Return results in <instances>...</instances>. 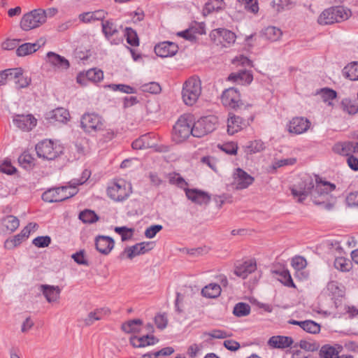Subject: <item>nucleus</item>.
I'll return each instance as SVG.
<instances>
[{
    "instance_id": "nucleus-33",
    "label": "nucleus",
    "mask_w": 358,
    "mask_h": 358,
    "mask_svg": "<svg viewBox=\"0 0 358 358\" xmlns=\"http://www.w3.org/2000/svg\"><path fill=\"white\" fill-rule=\"evenodd\" d=\"M1 223L3 227L6 228L8 231L13 232L15 231L19 225L20 221L18 218L13 215H7L2 218Z\"/></svg>"
},
{
    "instance_id": "nucleus-32",
    "label": "nucleus",
    "mask_w": 358,
    "mask_h": 358,
    "mask_svg": "<svg viewBox=\"0 0 358 358\" xmlns=\"http://www.w3.org/2000/svg\"><path fill=\"white\" fill-rule=\"evenodd\" d=\"M108 313V310L103 308L96 309L93 312H90L87 317L84 320L85 324L87 326L92 324L95 321L100 320L102 319L103 315H106Z\"/></svg>"
},
{
    "instance_id": "nucleus-2",
    "label": "nucleus",
    "mask_w": 358,
    "mask_h": 358,
    "mask_svg": "<svg viewBox=\"0 0 358 358\" xmlns=\"http://www.w3.org/2000/svg\"><path fill=\"white\" fill-rule=\"evenodd\" d=\"M221 101L224 106L241 115H245L252 108V104L245 103L241 99L239 91L235 87H229L224 90L221 95Z\"/></svg>"
},
{
    "instance_id": "nucleus-40",
    "label": "nucleus",
    "mask_w": 358,
    "mask_h": 358,
    "mask_svg": "<svg viewBox=\"0 0 358 358\" xmlns=\"http://www.w3.org/2000/svg\"><path fill=\"white\" fill-rule=\"evenodd\" d=\"M341 108L343 111L350 115H355L358 113V103L356 101L350 99H344L341 101Z\"/></svg>"
},
{
    "instance_id": "nucleus-55",
    "label": "nucleus",
    "mask_w": 358,
    "mask_h": 358,
    "mask_svg": "<svg viewBox=\"0 0 358 358\" xmlns=\"http://www.w3.org/2000/svg\"><path fill=\"white\" fill-rule=\"evenodd\" d=\"M32 243L37 248H45L51 243V238L49 236H38L33 239Z\"/></svg>"
},
{
    "instance_id": "nucleus-63",
    "label": "nucleus",
    "mask_w": 358,
    "mask_h": 358,
    "mask_svg": "<svg viewBox=\"0 0 358 358\" xmlns=\"http://www.w3.org/2000/svg\"><path fill=\"white\" fill-rule=\"evenodd\" d=\"M71 258L79 265L89 266L88 261L85 258L84 250L73 254Z\"/></svg>"
},
{
    "instance_id": "nucleus-14",
    "label": "nucleus",
    "mask_w": 358,
    "mask_h": 358,
    "mask_svg": "<svg viewBox=\"0 0 358 358\" xmlns=\"http://www.w3.org/2000/svg\"><path fill=\"white\" fill-rule=\"evenodd\" d=\"M210 39L217 45L221 44L226 47L236 41V34L230 30L218 28L213 29L210 34Z\"/></svg>"
},
{
    "instance_id": "nucleus-10",
    "label": "nucleus",
    "mask_w": 358,
    "mask_h": 358,
    "mask_svg": "<svg viewBox=\"0 0 358 358\" xmlns=\"http://www.w3.org/2000/svg\"><path fill=\"white\" fill-rule=\"evenodd\" d=\"M193 136V124L190 117L181 116L173 127L175 141L181 142Z\"/></svg>"
},
{
    "instance_id": "nucleus-28",
    "label": "nucleus",
    "mask_w": 358,
    "mask_h": 358,
    "mask_svg": "<svg viewBox=\"0 0 358 358\" xmlns=\"http://www.w3.org/2000/svg\"><path fill=\"white\" fill-rule=\"evenodd\" d=\"M106 13L102 10H96L94 12H87L82 13L79 15V19L80 21L85 23H89L92 21L96 20H102L106 17Z\"/></svg>"
},
{
    "instance_id": "nucleus-31",
    "label": "nucleus",
    "mask_w": 358,
    "mask_h": 358,
    "mask_svg": "<svg viewBox=\"0 0 358 358\" xmlns=\"http://www.w3.org/2000/svg\"><path fill=\"white\" fill-rule=\"evenodd\" d=\"M352 142L347 141L335 144L333 147V150L337 154L349 157L352 155L351 154L352 153Z\"/></svg>"
},
{
    "instance_id": "nucleus-30",
    "label": "nucleus",
    "mask_w": 358,
    "mask_h": 358,
    "mask_svg": "<svg viewBox=\"0 0 358 358\" xmlns=\"http://www.w3.org/2000/svg\"><path fill=\"white\" fill-rule=\"evenodd\" d=\"M221 291L222 289L220 285L217 283H210L202 289L201 294L205 297L214 299L220 295Z\"/></svg>"
},
{
    "instance_id": "nucleus-8",
    "label": "nucleus",
    "mask_w": 358,
    "mask_h": 358,
    "mask_svg": "<svg viewBox=\"0 0 358 358\" xmlns=\"http://www.w3.org/2000/svg\"><path fill=\"white\" fill-rule=\"evenodd\" d=\"M217 118L210 115L203 117L193 124V136L201 138L216 129Z\"/></svg>"
},
{
    "instance_id": "nucleus-47",
    "label": "nucleus",
    "mask_w": 358,
    "mask_h": 358,
    "mask_svg": "<svg viewBox=\"0 0 358 358\" xmlns=\"http://www.w3.org/2000/svg\"><path fill=\"white\" fill-rule=\"evenodd\" d=\"M20 74L16 78H12L15 80V87L18 90L27 87L31 83V78L23 75V70L21 69Z\"/></svg>"
},
{
    "instance_id": "nucleus-41",
    "label": "nucleus",
    "mask_w": 358,
    "mask_h": 358,
    "mask_svg": "<svg viewBox=\"0 0 358 358\" xmlns=\"http://www.w3.org/2000/svg\"><path fill=\"white\" fill-rule=\"evenodd\" d=\"M282 34L281 30L275 27H268L263 31L264 36L271 41L278 40Z\"/></svg>"
},
{
    "instance_id": "nucleus-59",
    "label": "nucleus",
    "mask_w": 358,
    "mask_h": 358,
    "mask_svg": "<svg viewBox=\"0 0 358 358\" xmlns=\"http://www.w3.org/2000/svg\"><path fill=\"white\" fill-rule=\"evenodd\" d=\"M155 322L157 327L159 329H164L168 324V319L165 313L157 314L155 317Z\"/></svg>"
},
{
    "instance_id": "nucleus-25",
    "label": "nucleus",
    "mask_w": 358,
    "mask_h": 358,
    "mask_svg": "<svg viewBox=\"0 0 358 358\" xmlns=\"http://www.w3.org/2000/svg\"><path fill=\"white\" fill-rule=\"evenodd\" d=\"M253 80V76L250 71L240 70L238 72L231 73L228 76V80L237 83L241 85H249Z\"/></svg>"
},
{
    "instance_id": "nucleus-61",
    "label": "nucleus",
    "mask_w": 358,
    "mask_h": 358,
    "mask_svg": "<svg viewBox=\"0 0 358 358\" xmlns=\"http://www.w3.org/2000/svg\"><path fill=\"white\" fill-rule=\"evenodd\" d=\"M299 346L306 352H314L318 350L319 345L316 343H310L305 340H301Z\"/></svg>"
},
{
    "instance_id": "nucleus-24",
    "label": "nucleus",
    "mask_w": 358,
    "mask_h": 358,
    "mask_svg": "<svg viewBox=\"0 0 358 358\" xmlns=\"http://www.w3.org/2000/svg\"><path fill=\"white\" fill-rule=\"evenodd\" d=\"M47 61L54 67L62 70H66L70 66L68 59L54 52L47 53Z\"/></svg>"
},
{
    "instance_id": "nucleus-27",
    "label": "nucleus",
    "mask_w": 358,
    "mask_h": 358,
    "mask_svg": "<svg viewBox=\"0 0 358 358\" xmlns=\"http://www.w3.org/2000/svg\"><path fill=\"white\" fill-rule=\"evenodd\" d=\"M69 117V113L64 108H57L46 114V119L51 122H65Z\"/></svg>"
},
{
    "instance_id": "nucleus-62",
    "label": "nucleus",
    "mask_w": 358,
    "mask_h": 358,
    "mask_svg": "<svg viewBox=\"0 0 358 358\" xmlns=\"http://www.w3.org/2000/svg\"><path fill=\"white\" fill-rule=\"evenodd\" d=\"M239 3L243 4L245 8L255 13L258 11L259 7L257 0H238Z\"/></svg>"
},
{
    "instance_id": "nucleus-53",
    "label": "nucleus",
    "mask_w": 358,
    "mask_h": 358,
    "mask_svg": "<svg viewBox=\"0 0 358 358\" xmlns=\"http://www.w3.org/2000/svg\"><path fill=\"white\" fill-rule=\"evenodd\" d=\"M141 88L143 92L151 94H158L162 90L160 85L157 82H150L143 84L141 85Z\"/></svg>"
},
{
    "instance_id": "nucleus-22",
    "label": "nucleus",
    "mask_w": 358,
    "mask_h": 358,
    "mask_svg": "<svg viewBox=\"0 0 358 358\" xmlns=\"http://www.w3.org/2000/svg\"><path fill=\"white\" fill-rule=\"evenodd\" d=\"M257 268L256 262L254 260L245 261L236 266L234 273L245 279L248 275L254 272Z\"/></svg>"
},
{
    "instance_id": "nucleus-48",
    "label": "nucleus",
    "mask_w": 358,
    "mask_h": 358,
    "mask_svg": "<svg viewBox=\"0 0 358 358\" xmlns=\"http://www.w3.org/2000/svg\"><path fill=\"white\" fill-rule=\"evenodd\" d=\"M275 273L279 274L280 277L279 280L285 286L289 287H295V285L288 270L285 269L281 271H275Z\"/></svg>"
},
{
    "instance_id": "nucleus-56",
    "label": "nucleus",
    "mask_w": 358,
    "mask_h": 358,
    "mask_svg": "<svg viewBox=\"0 0 358 358\" xmlns=\"http://www.w3.org/2000/svg\"><path fill=\"white\" fill-rule=\"evenodd\" d=\"M133 229H129L127 227H115V231L121 236L122 241L130 239L132 236Z\"/></svg>"
},
{
    "instance_id": "nucleus-54",
    "label": "nucleus",
    "mask_w": 358,
    "mask_h": 358,
    "mask_svg": "<svg viewBox=\"0 0 358 358\" xmlns=\"http://www.w3.org/2000/svg\"><path fill=\"white\" fill-rule=\"evenodd\" d=\"M108 87L111 89L113 91H120L126 94H134L136 93V90L132 87L124 85V84H111L108 85Z\"/></svg>"
},
{
    "instance_id": "nucleus-58",
    "label": "nucleus",
    "mask_w": 358,
    "mask_h": 358,
    "mask_svg": "<svg viewBox=\"0 0 358 358\" xmlns=\"http://www.w3.org/2000/svg\"><path fill=\"white\" fill-rule=\"evenodd\" d=\"M25 238L20 233L13 236L12 239L6 240L5 247L11 249L19 245Z\"/></svg>"
},
{
    "instance_id": "nucleus-34",
    "label": "nucleus",
    "mask_w": 358,
    "mask_h": 358,
    "mask_svg": "<svg viewBox=\"0 0 358 358\" xmlns=\"http://www.w3.org/2000/svg\"><path fill=\"white\" fill-rule=\"evenodd\" d=\"M21 68L8 69L0 72V85L6 84L7 80L17 77L20 74Z\"/></svg>"
},
{
    "instance_id": "nucleus-18",
    "label": "nucleus",
    "mask_w": 358,
    "mask_h": 358,
    "mask_svg": "<svg viewBox=\"0 0 358 358\" xmlns=\"http://www.w3.org/2000/svg\"><path fill=\"white\" fill-rule=\"evenodd\" d=\"M234 182L237 189H243L248 187L254 182V178L241 168L236 169L234 173Z\"/></svg>"
},
{
    "instance_id": "nucleus-38",
    "label": "nucleus",
    "mask_w": 358,
    "mask_h": 358,
    "mask_svg": "<svg viewBox=\"0 0 358 358\" xmlns=\"http://www.w3.org/2000/svg\"><path fill=\"white\" fill-rule=\"evenodd\" d=\"M142 324L143 322L140 319L131 320L122 324V329L127 334L138 332L139 329L137 326H140Z\"/></svg>"
},
{
    "instance_id": "nucleus-46",
    "label": "nucleus",
    "mask_w": 358,
    "mask_h": 358,
    "mask_svg": "<svg viewBox=\"0 0 358 358\" xmlns=\"http://www.w3.org/2000/svg\"><path fill=\"white\" fill-rule=\"evenodd\" d=\"M131 146L134 150L145 149L150 147L151 145L148 141V134L142 135L133 141Z\"/></svg>"
},
{
    "instance_id": "nucleus-12",
    "label": "nucleus",
    "mask_w": 358,
    "mask_h": 358,
    "mask_svg": "<svg viewBox=\"0 0 358 358\" xmlns=\"http://www.w3.org/2000/svg\"><path fill=\"white\" fill-rule=\"evenodd\" d=\"M254 117L251 113L249 115L241 117L238 115L229 113V117L227 120V133L229 135H233L235 133L241 131L243 128L250 125L253 121Z\"/></svg>"
},
{
    "instance_id": "nucleus-51",
    "label": "nucleus",
    "mask_w": 358,
    "mask_h": 358,
    "mask_svg": "<svg viewBox=\"0 0 358 358\" xmlns=\"http://www.w3.org/2000/svg\"><path fill=\"white\" fill-rule=\"evenodd\" d=\"M321 358H339L338 352L331 346H323L320 352Z\"/></svg>"
},
{
    "instance_id": "nucleus-52",
    "label": "nucleus",
    "mask_w": 358,
    "mask_h": 358,
    "mask_svg": "<svg viewBox=\"0 0 358 358\" xmlns=\"http://www.w3.org/2000/svg\"><path fill=\"white\" fill-rule=\"evenodd\" d=\"M302 329L310 334H317L320 331V326L313 320H305Z\"/></svg>"
},
{
    "instance_id": "nucleus-13",
    "label": "nucleus",
    "mask_w": 358,
    "mask_h": 358,
    "mask_svg": "<svg viewBox=\"0 0 358 358\" xmlns=\"http://www.w3.org/2000/svg\"><path fill=\"white\" fill-rule=\"evenodd\" d=\"M102 32L111 45H119L123 42L122 36H119V29L112 20H102Z\"/></svg>"
},
{
    "instance_id": "nucleus-43",
    "label": "nucleus",
    "mask_w": 358,
    "mask_h": 358,
    "mask_svg": "<svg viewBox=\"0 0 358 358\" xmlns=\"http://www.w3.org/2000/svg\"><path fill=\"white\" fill-rule=\"evenodd\" d=\"M250 306L248 303L239 302L235 305L233 313L236 317H245L250 314Z\"/></svg>"
},
{
    "instance_id": "nucleus-39",
    "label": "nucleus",
    "mask_w": 358,
    "mask_h": 358,
    "mask_svg": "<svg viewBox=\"0 0 358 358\" xmlns=\"http://www.w3.org/2000/svg\"><path fill=\"white\" fill-rule=\"evenodd\" d=\"M223 4L222 0H208L203 9V15H207L213 11L219 10L222 8Z\"/></svg>"
},
{
    "instance_id": "nucleus-16",
    "label": "nucleus",
    "mask_w": 358,
    "mask_h": 358,
    "mask_svg": "<svg viewBox=\"0 0 358 358\" xmlns=\"http://www.w3.org/2000/svg\"><path fill=\"white\" fill-rule=\"evenodd\" d=\"M149 242H141L135 244L131 247H127L124 251L120 254V257L122 258L124 255H127V257L129 259H132L136 256L145 254L151 250L152 248Z\"/></svg>"
},
{
    "instance_id": "nucleus-21",
    "label": "nucleus",
    "mask_w": 358,
    "mask_h": 358,
    "mask_svg": "<svg viewBox=\"0 0 358 358\" xmlns=\"http://www.w3.org/2000/svg\"><path fill=\"white\" fill-rule=\"evenodd\" d=\"M114 245V240L110 236H98L95 239L96 249L103 255H108Z\"/></svg>"
},
{
    "instance_id": "nucleus-64",
    "label": "nucleus",
    "mask_w": 358,
    "mask_h": 358,
    "mask_svg": "<svg viewBox=\"0 0 358 358\" xmlns=\"http://www.w3.org/2000/svg\"><path fill=\"white\" fill-rule=\"evenodd\" d=\"M349 206L358 207V192H351L346 198Z\"/></svg>"
},
{
    "instance_id": "nucleus-29",
    "label": "nucleus",
    "mask_w": 358,
    "mask_h": 358,
    "mask_svg": "<svg viewBox=\"0 0 358 358\" xmlns=\"http://www.w3.org/2000/svg\"><path fill=\"white\" fill-rule=\"evenodd\" d=\"M41 47L39 41L36 43H25L20 45L16 50V55L18 57H24L32 54L38 50Z\"/></svg>"
},
{
    "instance_id": "nucleus-26",
    "label": "nucleus",
    "mask_w": 358,
    "mask_h": 358,
    "mask_svg": "<svg viewBox=\"0 0 358 358\" xmlns=\"http://www.w3.org/2000/svg\"><path fill=\"white\" fill-rule=\"evenodd\" d=\"M293 343V339L289 336H271L268 345L274 348H285L289 347Z\"/></svg>"
},
{
    "instance_id": "nucleus-37",
    "label": "nucleus",
    "mask_w": 358,
    "mask_h": 358,
    "mask_svg": "<svg viewBox=\"0 0 358 358\" xmlns=\"http://www.w3.org/2000/svg\"><path fill=\"white\" fill-rule=\"evenodd\" d=\"M265 149V145L261 140H255L248 142V144L245 147V152L247 154H255Z\"/></svg>"
},
{
    "instance_id": "nucleus-11",
    "label": "nucleus",
    "mask_w": 358,
    "mask_h": 358,
    "mask_svg": "<svg viewBox=\"0 0 358 358\" xmlns=\"http://www.w3.org/2000/svg\"><path fill=\"white\" fill-rule=\"evenodd\" d=\"M69 189L67 186L49 189L42 194V199L48 203L60 202L77 194L75 190L74 192H67Z\"/></svg>"
},
{
    "instance_id": "nucleus-36",
    "label": "nucleus",
    "mask_w": 358,
    "mask_h": 358,
    "mask_svg": "<svg viewBox=\"0 0 358 358\" xmlns=\"http://www.w3.org/2000/svg\"><path fill=\"white\" fill-rule=\"evenodd\" d=\"M327 290L334 298L343 296L344 287L336 281H331L327 284Z\"/></svg>"
},
{
    "instance_id": "nucleus-1",
    "label": "nucleus",
    "mask_w": 358,
    "mask_h": 358,
    "mask_svg": "<svg viewBox=\"0 0 358 358\" xmlns=\"http://www.w3.org/2000/svg\"><path fill=\"white\" fill-rule=\"evenodd\" d=\"M335 188L334 184L322 181L319 177L316 178L315 185L313 179L309 176H305L290 189L293 196L298 198L299 202H303L306 196L311 194L315 205L322 206L324 209L329 210L332 209L333 204L328 201L329 194Z\"/></svg>"
},
{
    "instance_id": "nucleus-6",
    "label": "nucleus",
    "mask_w": 358,
    "mask_h": 358,
    "mask_svg": "<svg viewBox=\"0 0 358 358\" xmlns=\"http://www.w3.org/2000/svg\"><path fill=\"white\" fill-rule=\"evenodd\" d=\"M46 13L43 9H35L24 14L20 21V27L24 31L37 28L46 21Z\"/></svg>"
},
{
    "instance_id": "nucleus-50",
    "label": "nucleus",
    "mask_w": 358,
    "mask_h": 358,
    "mask_svg": "<svg viewBox=\"0 0 358 358\" xmlns=\"http://www.w3.org/2000/svg\"><path fill=\"white\" fill-rule=\"evenodd\" d=\"M18 162L25 169L31 168L34 164V158L29 153L24 152L18 157Z\"/></svg>"
},
{
    "instance_id": "nucleus-42",
    "label": "nucleus",
    "mask_w": 358,
    "mask_h": 358,
    "mask_svg": "<svg viewBox=\"0 0 358 358\" xmlns=\"http://www.w3.org/2000/svg\"><path fill=\"white\" fill-rule=\"evenodd\" d=\"M79 219L84 223L92 224L99 220V216L91 210H84L79 214Z\"/></svg>"
},
{
    "instance_id": "nucleus-49",
    "label": "nucleus",
    "mask_w": 358,
    "mask_h": 358,
    "mask_svg": "<svg viewBox=\"0 0 358 358\" xmlns=\"http://www.w3.org/2000/svg\"><path fill=\"white\" fill-rule=\"evenodd\" d=\"M319 94L321 95L324 102H328L329 105H331L330 101L336 98L337 93L335 90L325 87L320 90Z\"/></svg>"
},
{
    "instance_id": "nucleus-3",
    "label": "nucleus",
    "mask_w": 358,
    "mask_h": 358,
    "mask_svg": "<svg viewBox=\"0 0 358 358\" xmlns=\"http://www.w3.org/2000/svg\"><path fill=\"white\" fill-rule=\"evenodd\" d=\"M351 12L343 6H334L325 9L319 16L317 22L320 24L327 25L346 20Z\"/></svg>"
},
{
    "instance_id": "nucleus-44",
    "label": "nucleus",
    "mask_w": 358,
    "mask_h": 358,
    "mask_svg": "<svg viewBox=\"0 0 358 358\" xmlns=\"http://www.w3.org/2000/svg\"><path fill=\"white\" fill-rule=\"evenodd\" d=\"M124 36L127 42L131 46L139 45V38L136 31L131 27L125 28Z\"/></svg>"
},
{
    "instance_id": "nucleus-20",
    "label": "nucleus",
    "mask_w": 358,
    "mask_h": 358,
    "mask_svg": "<svg viewBox=\"0 0 358 358\" xmlns=\"http://www.w3.org/2000/svg\"><path fill=\"white\" fill-rule=\"evenodd\" d=\"M185 194L188 199L199 205H206L210 201L208 193L196 189H185Z\"/></svg>"
},
{
    "instance_id": "nucleus-35",
    "label": "nucleus",
    "mask_w": 358,
    "mask_h": 358,
    "mask_svg": "<svg viewBox=\"0 0 358 358\" xmlns=\"http://www.w3.org/2000/svg\"><path fill=\"white\" fill-rule=\"evenodd\" d=\"M343 73L351 80H358V62H352L343 70Z\"/></svg>"
},
{
    "instance_id": "nucleus-45",
    "label": "nucleus",
    "mask_w": 358,
    "mask_h": 358,
    "mask_svg": "<svg viewBox=\"0 0 358 358\" xmlns=\"http://www.w3.org/2000/svg\"><path fill=\"white\" fill-rule=\"evenodd\" d=\"M85 73L87 80L94 83L99 82L103 78V71L96 68L90 69Z\"/></svg>"
},
{
    "instance_id": "nucleus-15",
    "label": "nucleus",
    "mask_w": 358,
    "mask_h": 358,
    "mask_svg": "<svg viewBox=\"0 0 358 358\" xmlns=\"http://www.w3.org/2000/svg\"><path fill=\"white\" fill-rule=\"evenodd\" d=\"M310 122L303 117H293L289 123L288 131L295 134L306 132L310 127Z\"/></svg>"
},
{
    "instance_id": "nucleus-4",
    "label": "nucleus",
    "mask_w": 358,
    "mask_h": 358,
    "mask_svg": "<svg viewBox=\"0 0 358 358\" xmlns=\"http://www.w3.org/2000/svg\"><path fill=\"white\" fill-rule=\"evenodd\" d=\"M130 183L120 179L113 182L107 188V195L117 202H122L128 199L132 192Z\"/></svg>"
},
{
    "instance_id": "nucleus-60",
    "label": "nucleus",
    "mask_w": 358,
    "mask_h": 358,
    "mask_svg": "<svg viewBox=\"0 0 358 358\" xmlns=\"http://www.w3.org/2000/svg\"><path fill=\"white\" fill-rule=\"evenodd\" d=\"M163 229L161 224H154L148 227L145 231V236L148 238H154Z\"/></svg>"
},
{
    "instance_id": "nucleus-17",
    "label": "nucleus",
    "mask_w": 358,
    "mask_h": 358,
    "mask_svg": "<svg viewBox=\"0 0 358 358\" xmlns=\"http://www.w3.org/2000/svg\"><path fill=\"white\" fill-rule=\"evenodd\" d=\"M155 54L160 57H167L175 55L178 50L176 43L170 41H164L155 46Z\"/></svg>"
},
{
    "instance_id": "nucleus-19",
    "label": "nucleus",
    "mask_w": 358,
    "mask_h": 358,
    "mask_svg": "<svg viewBox=\"0 0 358 358\" xmlns=\"http://www.w3.org/2000/svg\"><path fill=\"white\" fill-rule=\"evenodd\" d=\"M36 119L32 115H16L13 123L23 131H29L36 125Z\"/></svg>"
},
{
    "instance_id": "nucleus-5",
    "label": "nucleus",
    "mask_w": 358,
    "mask_h": 358,
    "mask_svg": "<svg viewBox=\"0 0 358 358\" xmlns=\"http://www.w3.org/2000/svg\"><path fill=\"white\" fill-rule=\"evenodd\" d=\"M201 93L200 80L190 78L183 85L182 97L184 103L192 106L196 103Z\"/></svg>"
},
{
    "instance_id": "nucleus-57",
    "label": "nucleus",
    "mask_w": 358,
    "mask_h": 358,
    "mask_svg": "<svg viewBox=\"0 0 358 358\" xmlns=\"http://www.w3.org/2000/svg\"><path fill=\"white\" fill-rule=\"evenodd\" d=\"M307 265L306 259L301 256H296L292 259V266L296 271H301Z\"/></svg>"
},
{
    "instance_id": "nucleus-7",
    "label": "nucleus",
    "mask_w": 358,
    "mask_h": 358,
    "mask_svg": "<svg viewBox=\"0 0 358 358\" xmlns=\"http://www.w3.org/2000/svg\"><path fill=\"white\" fill-rule=\"evenodd\" d=\"M36 151L38 157L47 160H53L63 152V148L54 145L51 140H43L36 145Z\"/></svg>"
},
{
    "instance_id": "nucleus-9",
    "label": "nucleus",
    "mask_w": 358,
    "mask_h": 358,
    "mask_svg": "<svg viewBox=\"0 0 358 358\" xmlns=\"http://www.w3.org/2000/svg\"><path fill=\"white\" fill-rule=\"evenodd\" d=\"M80 125L86 133L98 132L103 129L104 120L96 113H87L82 115Z\"/></svg>"
},
{
    "instance_id": "nucleus-23",
    "label": "nucleus",
    "mask_w": 358,
    "mask_h": 358,
    "mask_svg": "<svg viewBox=\"0 0 358 358\" xmlns=\"http://www.w3.org/2000/svg\"><path fill=\"white\" fill-rule=\"evenodd\" d=\"M40 291L49 303L56 302L59 299L61 289L59 286L41 285Z\"/></svg>"
}]
</instances>
